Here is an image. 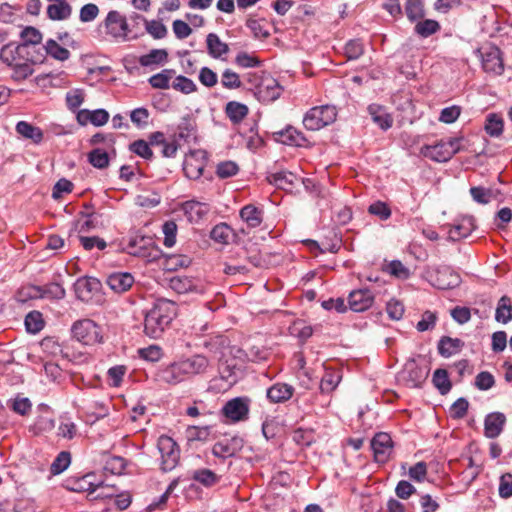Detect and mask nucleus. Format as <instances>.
I'll use <instances>...</instances> for the list:
<instances>
[{
	"instance_id": "obj_1",
	"label": "nucleus",
	"mask_w": 512,
	"mask_h": 512,
	"mask_svg": "<svg viewBox=\"0 0 512 512\" xmlns=\"http://www.w3.org/2000/svg\"><path fill=\"white\" fill-rule=\"evenodd\" d=\"M177 316V305L174 301L159 298L145 314L144 332L153 339L160 338Z\"/></svg>"
},
{
	"instance_id": "obj_2",
	"label": "nucleus",
	"mask_w": 512,
	"mask_h": 512,
	"mask_svg": "<svg viewBox=\"0 0 512 512\" xmlns=\"http://www.w3.org/2000/svg\"><path fill=\"white\" fill-rule=\"evenodd\" d=\"M0 59L9 67L15 64H21L27 61L32 63H42L45 54L42 52L33 53L27 50V46L16 43H8L0 49Z\"/></svg>"
},
{
	"instance_id": "obj_3",
	"label": "nucleus",
	"mask_w": 512,
	"mask_h": 512,
	"mask_svg": "<svg viewBox=\"0 0 512 512\" xmlns=\"http://www.w3.org/2000/svg\"><path fill=\"white\" fill-rule=\"evenodd\" d=\"M337 117L336 107L333 105H322L311 108L303 118V125L306 129L317 131L332 124Z\"/></svg>"
},
{
	"instance_id": "obj_4",
	"label": "nucleus",
	"mask_w": 512,
	"mask_h": 512,
	"mask_svg": "<svg viewBox=\"0 0 512 512\" xmlns=\"http://www.w3.org/2000/svg\"><path fill=\"white\" fill-rule=\"evenodd\" d=\"M462 138H449L440 140L435 145H426L422 148L425 157L436 162H447L461 150Z\"/></svg>"
},
{
	"instance_id": "obj_5",
	"label": "nucleus",
	"mask_w": 512,
	"mask_h": 512,
	"mask_svg": "<svg viewBox=\"0 0 512 512\" xmlns=\"http://www.w3.org/2000/svg\"><path fill=\"white\" fill-rule=\"evenodd\" d=\"M74 338L85 345H94L102 342V329L91 319H82L72 326Z\"/></svg>"
},
{
	"instance_id": "obj_6",
	"label": "nucleus",
	"mask_w": 512,
	"mask_h": 512,
	"mask_svg": "<svg viewBox=\"0 0 512 512\" xmlns=\"http://www.w3.org/2000/svg\"><path fill=\"white\" fill-rule=\"evenodd\" d=\"M157 448L161 455L162 470L166 472L174 469L180 456L176 442L171 437L162 435L158 438Z\"/></svg>"
},
{
	"instance_id": "obj_7",
	"label": "nucleus",
	"mask_w": 512,
	"mask_h": 512,
	"mask_svg": "<svg viewBox=\"0 0 512 512\" xmlns=\"http://www.w3.org/2000/svg\"><path fill=\"white\" fill-rule=\"evenodd\" d=\"M104 27L107 35L113 39L122 41L128 39V33L130 31L128 23L126 17L120 12L116 10L109 11L104 20Z\"/></svg>"
},
{
	"instance_id": "obj_8",
	"label": "nucleus",
	"mask_w": 512,
	"mask_h": 512,
	"mask_svg": "<svg viewBox=\"0 0 512 512\" xmlns=\"http://www.w3.org/2000/svg\"><path fill=\"white\" fill-rule=\"evenodd\" d=\"M479 53L482 59V67L485 72L500 75L504 71L501 51L498 47L488 45L480 48Z\"/></svg>"
},
{
	"instance_id": "obj_9",
	"label": "nucleus",
	"mask_w": 512,
	"mask_h": 512,
	"mask_svg": "<svg viewBox=\"0 0 512 512\" xmlns=\"http://www.w3.org/2000/svg\"><path fill=\"white\" fill-rule=\"evenodd\" d=\"M249 403L246 397L233 398L223 406L222 413L232 422L244 421L248 418Z\"/></svg>"
},
{
	"instance_id": "obj_10",
	"label": "nucleus",
	"mask_w": 512,
	"mask_h": 512,
	"mask_svg": "<svg viewBox=\"0 0 512 512\" xmlns=\"http://www.w3.org/2000/svg\"><path fill=\"white\" fill-rule=\"evenodd\" d=\"M155 380L168 384L177 385L186 380L180 360L162 366L155 373Z\"/></svg>"
},
{
	"instance_id": "obj_11",
	"label": "nucleus",
	"mask_w": 512,
	"mask_h": 512,
	"mask_svg": "<svg viewBox=\"0 0 512 512\" xmlns=\"http://www.w3.org/2000/svg\"><path fill=\"white\" fill-rule=\"evenodd\" d=\"M374 459L378 463H386L393 450V442L389 434L377 433L371 440Z\"/></svg>"
},
{
	"instance_id": "obj_12",
	"label": "nucleus",
	"mask_w": 512,
	"mask_h": 512,
	"mask_svg": "<svg viewBox=\"0 0 512 512\" xmlns=\"http://www.w3.org/2000/svg\"><path fill=\"white\" fill-rule=\"evenodd\" d=\"M100 288V281L94 277L88 276L77 279V281L74 284L76 297L83 302H89L90 300H92V298L96 293H98Z\"/></svg>"
},
{
	"instance_id": "obj_13",
	"label": "nucleus",
	"mask_w": 512,
	"mask_h": 512,
	"mask_svg": "<svg viewBox=\"0 0 512 512\" xmlns=\"http://www.w3.org/2000/svg\"><path fill=\"white\" fill-rule=\"evenodd\" d=\"M282 87L272 77L263 78L256 84V95L263 102H272L278 99L282 93Z\"/></svg>"
},
{
	"instance_id": "obj_14",
	"label": "nucleus",
	"mask_w": 512,
	"mask_h": 512,
	"mask_svg": "<svg viewBox=\"0 0 512 512\" xmlns=\"http://www.w3.org/2000/svg\"><path fill=\"white\" fill-rule=\"evenodd\" d=\"M169 286L178 294L195 293L203 294L204 286L197 279H192L187 276H174L169 281Z\"/></svg>"
},
{
	"instance_id": "obj_15",
	"label": "nucleus",
	"mask_w": 512,
	"mask_h": 512,
	"mask_svg": "<svg viewBox=\"0 0 512 512\" xmlns=\"http://www.w3.org/2000/svg\"><path fill=\"white\" fill-rule=\"evenodd\" d=\"M186 379L203 374L208 369L210 362L202 354H195L189 358L180 359Z\"/></svg>"
},
{
	"instance_id": "obj_16",
	"label": "nucleus",
	"mask_w": 512,
	"mask_h": 512,
	"mask_svg": "<svg viewBox=\"0 0 512 512\" xmlns=\"http://www.w3.org/2000/svg\"><path fill=\"white\" fill-rule=\"evenodd\" d=\"M373 303L374 295L367 288L354 290L348 296L349 307L354 312H363L370 308Z\"/></svg>"
},
{
	"instance_id": "obj_17",
	"label": "nucleus",
	"mask_w": 512,
	"mask_h": 512,
	"mask_svg": "<svg viewBox=\"0 0 512 512\" xmlns=\"http://www.w3.org/2000/svg\"><path fill=\"white\" fill-rule=\"evenodd\" d=\"M106 283L111 290L120 294L128 291L133 286L134 277L128 272H115L107 277Z\"/></svg>"
},
{
	"instance_id": "obj_18",
	"label": "nucleus",
	"mask_w": 512,
	"mask_h": 512,
	"mask_svg": "<svg viewBox=\"0 0 512 512\" xmlns=\"http://www.w3.org/2000/svg\"><path fill=\"white\" fill-rule=\"evenodd\" d=\"M506 417L501 412H493L485 417L484 421V434L487 438L498 437L505 425Z\"/></svg>"
},
{
	"instance_id": "obj_19",
	"label": "nucleus",
	"mask_w": 512,
	"mask_h": 512,
	"mask_svg": "<svg viewBox=\"0 0 512 512\" xmlns=\"http://www.w3.org/2000/svg\"><path fill=\"white\" fill-rule=\"evenodd\" d=\"M183 211L190 222L199 223L210 212V206L207 203L189 200L183 204Z\"/></svg>"
},
{
	"instance_id": "obj_20",
	"label": "nucleus",
	"mask_w": 512,
	"mask_h": 512,
	"mask_svg": "<svg viewBox=\"0 0 512 512\" xmlns=\"http://www.w3.org/2000/svg\"><path fill=\"white\" fill-rule=\"evenodd\" d=\"M475 228V220L472 216L462 217L449 230V239L452 241H458L462 238H466L475 230Z\"/></svg>"
},
{
	"instance_id": "obj_21",
	"label": "nucleus",
	"mask_w": 512,
	"mask_h": 512,
	"mask_svg": "<svg viewBox=\"0 0 512 512\" xmlns=\"http://www.w3.org/2000/svg\"><path fill=\"white\" fill-rule=\"evenodd\" d=\"M143 242H145V238L143 237L140 239H132L126 245L125 251L133 256L147 258L148 261L156 260L160 256L161 251L156 248H152L147 252L145 244L139 245Z\"/></svg>"
},
{
	"instance_id": "obj_22",
	"label": "nucleus",
	"mask_w": 512,
	"mask_h": 512,
	"mask_svg": "<svg viewBox=\"0 0 512 512\" xmlns=\"http://www.w3.org/2000/svg\"><path fill=\"white\" fill-rule=\"evenodd\" d=\"M460 283V277L449 267L437 269L434 286L438 289L446 290L456 287Z\"/></svg>"
},
{
	"instance_id": "obj_23",
	"label": "nucleus",
	"mask_w": 512,
	"mask_h": 512,
	"mask_svg": "<svg viewBox=\"0 0 512 512\" xmlns=\"http://www.w3.org/2000/svg\"><path fill=\"white\" fill-rule=\"evenodd\" d=\"M267 179L270 184L287 191L293 190L300 180L296 174L289 171L273 173Z\"/></svg>"
},
{
	"instance_id": "obj_24",
	"label": "nucleus",
	"mask_w": 512,
	"mask_h": 512,
	"mask_svg": "<svg viewBox=\"0 0 512 512\" xmlns=\"http://www.w3.org/2000/svg\"><path fill=\"white\" fill-rule=\"evenodd\" d=\"M294 393V387L286 383H275L267 389V398L272 403L288 401Z\"/></svg>"
},
{
	"instance_id": "obj_25",
	"label": "nucleus",
	"mask_w": 512,
	"mask_h": 512,
	"mask_svg": "<svg viewBox=\"0 0 512 512\" xmlns=\"http://www.w3.org/2000/svg\"><path fill=\"white\" fill-rule=\"evenodd\" d=\"M174 138L178 142L189 143L191 140L196 138V123L189 117L185 116L181 119L177 126V131L174 134Z\"/></svg>"
},
{
	"instance_id": "obj_26",
	"label": "nucleus",
	"mask_w": 512,
	"mask_h": 512,
	"mask_svg": "<svg viewBox=\"0 0 512 512\" xmlns=\"http://www.w3.org/2000/svg\"><path fill=\"white\" fill-rule=\"evenodd\" d=\"M15 130L21 137L31 140L34 144H40L43 141V131L27 121H19Z\"/></svg>"
},
{
	"instance_id": "obj_27",
	"label": "nucleus",
	"mask_w": 512,
	"mask_h": 512,
	"mask_svg": "<svg viewBox=\"0 0 512 512\" xmlns=\"http://www.w3.org/2000/svg\"><path fill=\"white\" fill-rule=\"evenodd\" d=\"M208 54L215 59H222L223 55L229 52V46L221 41L220 37L215 33H209L206 37Z\"/></svg>"
},
{
	"instance_id": "obj_28",
	"label": "nucleus",
	"mask_w": 512,
	"mask_h": 512,
	"mask_svg": "<svg viewBox=\"0 0 512 512\" xmlns=\"http://www.w3.org/2000/svg\"><path fill=\"white\" fill-rule=\"evenodd\" d=\"M368 112L373 120V122L378 125L382 130H388L391 128L393 124V119L386 112L384 107L377 105V104H371L368 106Z\"/></svg>"
},
{
	"instance_id": "obj_29",
	"label": "nucleus",
	"mask_w": 512,
	"mask_h": 512,
	"mask_svg": "<svg viewBox=\"0 0 512 512\" xmlns=\"http://www.w3.org/2000/svg\"><path fill=\"white\" fill-rule=\"evenodd\" d=\"M205 163L196 157V153L188 155L183 163V171L189 179H198L203 174Z\"/></svg>"
},
{
	"instance_id": "obj_30",
	"label": "nucleus",
	"mask_w": 512,
	"mask_h": 512,
	"mask_svg": "<svg viewBox=\"0 0 512 512\" xmlns=\"http://www.w3.org/2000/svg\"><path fill=\"white\" fill-rule=\"evenodd\" d=\"M277 140L285 145L303 146L306 138L303 133L289 126L276 133Z\"/></svg>"
},
{
	"instance_id": "obj_31",
	"label": "nucleus",
	"mask_w": 512,
	"mask_h": 512,
	"mask_svg": "<svg viewBox=\"0 0 512 512\" xmlns=\"http://www.w3.org/2000/svg\"><path fill=\"white\" fill-rule=\"evenodd\" d=\"M20 37L22 39V43H19L20 45L27 46V50L33 53L38 52L36 51V45L42 41V34L38 29L32 26L25 27L21 31Z\"/></svg>"
},
{
	"instance_id": "obj_32",
	"label": "nucleus",
	"mask_w": 512,
	"mask_h": 512,
	"mask_svg": "<svg viewBox=\"0 0 512 512\" xmlns=\"http://www.w3.org/2000/svg\"><path fill=\"white\" fill-rule=\"evenodd\" d=\"M210 238L219 244H229L235 238V233L228 224L219 223L211 230Z\"/></svg>"
},
{
	"instance_id": "obj_33",
	"label": "nucleus",
	"mask_w": 512,
	"mask_h": 512,
	"mask_svg": "<svg viewBox=\"0 0 512 512\" xmlns=\"http://www.w3.org/2000/svg\"><path fill=\"white\" fill-rule=\"evenodd\" d=\"M464 343L458 338L443 336L438 343L439 354L443 357H450L460 351Z\"/></svg>"
},
{
	"instance_id": "obj_34",
	"label": "nucleus",
	"mask_w": 512,
	"mask_h": 512,
	"mask_svg": "<svg viewBox=\"0 0 512 512\" xmlns=\"http://www.w3.org/2000/svg\"><path fill=\"white\" fill-rule=\"evenodd\" d=\"M248 112V107L237 101H230L225 107L227 117L234 124L240 123L248 115Z\"/></svg>"
},
{
	"instance_id": "obj_35",
	"label": "nucleus",
	"mask_w": 512,
	"mask_h": 512,
	"mask_svg": "<svg viewBox=\"0 0 512 512\" xmlns=\"http://www.w3.org/2000/svg\"><path fill=\"white\" fill-rule=\"evenodd\" d=\"M132 18L141 20L145 24V29L154 39H162L167 35L166 26L158 20H147L139 14H135Z\"/></svg>"
},
{
	"instance_id": "obj_36",
	"label": "nucleus",
	"mask_w": 512,
	"mask_h": 512,
	"mask_svg": "<svg viewBox=\"0 0 512 512\" xmlns=\"http://www.w3.org/2000/svg\"><path fill=\"white\" fill-rule=\"evenodd\" d=\"M168 60V52L165 49H152L149 53L140 56L139 63L143 67L161 65Z\"/></svg>"
},
{
	"instance_id": "obj_37",
	"label": "nucleus",
	"mask_w": 512,
	"mask_h": 512,
	"mask_svg": "<svg viewBox=\"0 0 512 512\" xmlns=\"http://www.w3.org/2000/svg\"><path fill=\"white\" fill-rule=\"evenodd\" d=\"M341 379L342 375L339 371L326 368L325 374L323 375L320 382V390L323 393H330L334 391L340 383Z\"/></svg>"
},
{
	"instance_id": "obj_38",
	"label": "nucleus",
	"mask_w": 512,
	"mask_h": 512,
	"mask_svg": "<svg viewBox=\"0 0 512 512\" xmlns=\"http://www.w3.org/2000/svg\"><path fill=\"white\" fill-rule=\"evenodd\" d=\"M239 442V439L233 438L231 440H222L214 444L212 448V453L214 456L218 458H228L235 455L237 448L236 444Z\"/></svg>"
},
{
	"instance_id": "obj_39",
	"label": "nucleus",
	"mask_w": 512,
	"mask_h": 512,
	"mask_svg": "<svg viewBox=\"0 0 512 512\" xmlns=\"http://www.w3.org/2000/svg\"><path fill=\"white\" fill-rule=\"evenodd\" d=\"M404 11L410 22H417L423 19L425 16L423 0H406Z\"/></svg>"
},
{
	"instance_id": "obj_40",
	"label": "nucleus",
	"mask_w": 512,
	"mask_h": 512,
	"mask_svg": "<svg viewBox=\"0 0 512 512\" xmlns=\"http://www.w3.org/2000/svg\"><path fill=\"white\" fill-rule=\"evenodd\" d=\"M45 53L55 60L64 62L70 58V51L54 40L48 39L43 46Z\"/></svg>"
},
{
	"instance_id": "obj_41",
	"label": "nucleus",
	"mask_w": 512,
	"mask_h": 512,
	"mask_svg": "<svg viewBox=\"0 0 512 512\" xmlns=\"http://www.w3.org/2000/svg\"><path fill=\"white\" fill-rule=\"evenodd\" d=\"M95 475L92 473L86 474L82 476L81 478L77 479L73 486L72 490L76 492H89L93 493L97 490H99L102 487V483H95L94 482Z\"/></svg>"
},
{
	"instance_id": "obj_42",
	"label": "nucleus",
	"mask_w": 512,
	"mask_h": 512,
	"mask_svg": "<svg viewBox=\"0 0 512 512\" xmlns=\"http://www.w3.org/2000/svg\"><path fill=\"white\" fill-rule=\"evenodd\" d=\"M495 320L506 324L512 320V302L508 296H502L497 304Z\"/></svg>"
},
{
	"instance_id": "obj_43",
	"label": "nucleus",
	"mask_w": 512,
	"mask_h": 512,
	"mask_svg": "<svg viewBox=\"0 0 512 512\" xmlns=\"http://www.w3.org/2000/svg\"><path fill=\"white\" fill-rule=\"evenodd\" d=\"M240 217L251 228L262 223V211L253 205H246L240 210Z\"/></svg>"
},
{
	"instance_id": "obj_44",
	"label": "nucleus",
	"mask_w": 512,
	"mask_h": 512,
	"mask_svg": "<svg viewBox=\"0 0 512 512\" xmlns=\"http://www.w3.org/2000/svg\"><path fill=\"white\" fill-rule=\"evenodd\" d=\"M72 8L67 2L50 4L47 7L49 19L54 21L66 20L70 17Z\"/></svg>"
},
{
	"instance_id": "obj_45",
	"label": "nucleus",
	"mask_w": 512,
	"mask_h": 512,
	"mask_svg": "<svg viewBox=\"0 0 512 512\" xmlns=\"http://www.w3.org/2000/svg\"><path fill=\"white\" fill-rule=\"evenodd\" d=\"M503 128L504 123L501 116L495 113H490L487 115L484 129L489 136L499 137L503 132Z\"/></svg>"
},
{
	"instance_id": "obj_46",
	"label": "nucleus",
	"mask_w": 512,
	"mask_h": 512,
	"mask_svg": "<svg viewBox=\"0 0 512 512\" xmlns=\"http://www.w3.org/2000/svg\"><path fill=\"white\" fill-rule=\"evenodd\" d=\"M37 293L43 298L63 299L65 297V289L59 283H50L43 287H33Z\"/></svg>"
},
{
	"instance_id": "obj_47",
	"label": "nucleus",
	"mask_w": 512,
	"mask_h": 512,
	"mask_svg": "<svg viewBox=\"0 0 512 512\" xmlns=\"http://www.w3.org/2000/svg\"><path fill=\"white\" fill-rule=\"evenodd\" d=\"M440 29L441 26L439 22L433 19L419 20L414 28L415 33L423 38H427L437 33Z\"/></svg>"
},
{
	"instance_id": "obj_48",
	"label": "nucleus",
	"mask_w": 512,
	"mask_h": 512,
	"mask_svg": "<svg viewBox=\"0 0 512 512\" xmlns=\"http://www.w3.org/2000/svg\"><path fill=\"white\" fill-rule=\"evenodd\" d=\"M174 74L173 69H164L160 73L152 75L148 82L153 88L168 89L170 87L169 82Z\"/></svg>"
},
{
	"instance_id": "obj_49",
	"label": "nucleus",
	"mask_w": 512,
	"mask_h": 512,
	"mask_svg": "<svg viewBox=\"0 0 512 512\" xmlns=\"http://www.w3.org/2000/svg\"><path fill=\"white\" fill-rule=\"evenodd\" d=\"M193 480L201 483L205 487H211L217 484L220 480V477L216 475L210 469H198L193 472L192 475Z\"/></svg>"
},
{
	"instance_id": "obj_50",
	"label": "nucleus",
	"mask_w": 512,
	"mask_h": 512,
	"mask_svg": "<svg viewBox=\"0 0 512 512\" xmlns=\"http://www.w3.org/2000/svg\"><path fill=\"white\" fill-rule=\"evenodd\" d=\"M25 327L29 333L36 334L44 327V320L39 311H31L25 317Z\"/></svg>"
},
{
	"instance_id": "obj_51",
	"label": "nucleus",
	"mask_w": 512,
	"mask_h": 512,
	"mask_svg": "<svg viewBox=\"0 0 512 512\" xmlns=\"http://www.w3.org/2000/svg\"><path fill=\"white\" fill-rule=\"evenodd\" d=\"M433 384L440 391L441 394H446L451 389V382L448 377V373L445 369H437L433 374Z\"/></svg>"
},
{
	"instance_id": "obj_52",
	"label": "nucleus",
	"mask_w": 512,
	"mask_h": 512,
	"mask_svg": "<svg viewBox=\"0 0 512 512\" xmlns=\"http://www.w3.org/2000/svg\"><path fill=\"white\" fill-rule=\"evenodd\" d=\"M33 64L34 63L27 61V62H24L21 64L18 63V64L10 66L13 70L11 78L18 82L27 79L34 72V69L32 68Z\"/></svg>"
},
{
	"instance_id": "obj_53",
	"label": "nucleus",
	"mask_w": 512,
	"mask_h": 512,
	"mask_svg": "<svg viewBox=\"0 0 512 512\" xmlns=\"http://www.w3.org/2000/svg\"><path fill=\"white\" fill-rule=\"evenodd\" d=\"M88 160L93 167L98 169H104L109 165V156L107 152L99 148L93 149L88 154Z\"/></svg>"
},
{
	"instance_id": "obj_54",
	"label": "nucleus",
	"mask_w": 512,
	"mask_h": 512,
	"mask_svg": "<svg viewBox=\"0 0 512 512\" xmlns=\"http://www.w3.org/2000/svg\"><path fill=\"white\" fill-rule=\"evenodd\" d=\"M71 462V455L67 451L60 452L51 464L50 472L53 475H58L65 471Z\"/></svg>"
},
{
	"instance_id": "obj_55",
	"label": "nucleus",
	"mask_w": 512,
	"mask_h": 512,
	"mask_svg": "<svg viewBox=\"0 0 512 512\" xmlns=\"http://www.w3.org/2000/svg\"><path fill=\"white\" fill-rule=\"evenodd\" d=\"M238 172L239 166L231 160L220 162L216 168V175L221 179L235 176Z\"/></svg>"
},
{
	"instance_id": "obj_56",
	"label": "nucleus",
	"mask_w": 512,
	"mask_h": 512,
	"mask_svg": "<svg viewBox=\"0 0 512 512\" xmlns=\"http://www.w3.org/2000/svg\"><path fill=\"white\" fill-rule=\"evenodd\" d=\"M221 84L224 88L230 90L238 89L242 86L240 76L231 69H226L223 71L221 75Z\"/></svg>"
},
{
	"instance_id": "obj_57",
	"label": "nucleus",
	"mask_w": 512,
	"mask_h": 512,
	"mask_svg": "<svg viewBox=\"0 0 512 512\" xmlns=\"http://www.w3.org/2000/svg\"><path fill=\"white\" fill-rule=\"evenodd\" d=\"M293 441L299 446H310L314 441V433L312 430L303 428L296 429L292 434Z\"/></svg>"
},
{
	"instance_id": "obj_58",
	"label": "nucleus",
	"mask_w": 512,
	"mask_h": 512,
	"mask_svg": "<svg viewBox=\"0 0 512 512\" xmlns=\"http://www.w3.org/2000/svg\"><path fill=\"white\" fill-rule=\"evenodd\" d=\"M172 88L184 94H190L197 90L196 84L191 79L182 75H179L174 79Z\"/></svg>"
},
{
	"instance_id": "obj_59",
	"label": "nucleus",
	"mask_w": 512,
	"mask_h": 512,
	"mask_svg": "<svg viewBox=\"0 0 512 512\" xmlns=\"http://www.w3.org/2000/svg\"><path fill=\"white\" fill-rule=\"evenodd\" d=\"M186 435L189 441H206L210 435V426H189Z\"/></svg>"
},
{
	"instance_id": "obj_60",
	"label": "nucleus",
	"mask_w": 512,
	"mask_h": 512,
	"mask_svg": "<svg viewBox=\"0 0 512 512\" xmlns=\"http://www.w3.org/2000/svg\"><path fill=\"white\" fill-rule=\"evenodd\" d=\"M139 356L150 362H157L163 357V350L158 345H149L138 350Z\"/></svg>"
},
{
	"instance_id": "obj_61",
	"label": "nucleus",
	"mask_w": 512,
	"mask_h": 512,
	"mask_svg": "<svg viewBox=\"0 0 512 512\" xmlns=\"http://www.w3.org/2000/svg\"><path fill=\"white\" fill-rule=\"evenodd\" d=\"M261 60L247 52H240L235 57V64L241 68H253L261 65Z\"/></svg>"
},
{
	"instance_id": "obj_62",
	"label": "nucleus",
	"mask_w": 512,
	"mask_h": 512,
	"mask_svg": "<svg viewBox=\"0 0 512 512\" xmlns=\"http://www.w3.org/2000/svg\"><path fill=\"white\" fill-rule=\"evenodd\" d=\"M470 195L475 202L486 205L492 199V190L482 186H475L470 188Z\"/></svg>"
},
{
	"instance_id": "obj_63",
	"label": "nucleus",
	"mask_w": 512,
	"mask_h": 512,
	"mask_svg": "<svg viewBox=\"0 0 512 512\" xmlns=\"http://www.w3.org/2000/svg\"><path fill=\"white\" fill-rule=\"evenodd\" d=\"M469 402L466 398L457 399L450 407L449 413L453 419H462L466 416Z\"/></svg>"
},
{
	"instance_id": "obj_64",
	"label": "nucleus",
	"mask_w": 512,
	"mask_h": 512,
	"mask_svg": "<svg viewBox=\"0 0 512 512\" xmlns=\"http://www.w3.org/2000/svg\"><path fill=\"white\" fill-rule=\"evenodd\" d=\"M364 52V45L359 39L350 40L345 45V54L349 60L358 59Z\"/></svg>"
}]
</instances>
